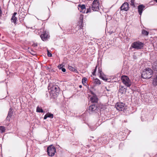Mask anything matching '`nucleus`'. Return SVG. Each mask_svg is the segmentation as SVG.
<instances>
[{
    "label": "nucleus",
    "instance_id": "obj_35",
    "mask_svg": "<svg viewBox=\"0 0 157 157\" xmlns=\"http://www.w3.org/2000/svg\"><path fill=\"white\" fill-rule=\"evenodd\" d=\"M105 89H106V90L107 91H110V90L107 89V88L106 87H105Z\"/></svg>",
    "mask_w": 157,
    "mask_h": 157
},
{
    "label": "nucleus",
    "instance_id": "obj_2",
    "mask_svg": "<svg viewBox=\"0 0 157 157\" xmlns=\"http://www.w3.org/2000/svg\"><path fill=\"white\" fill-rule=\"evenodd\" d=\"M121 79L123 83L128 87H130L132 83L131 81L128 77L126 75H123L121 77Z\"/></svg>",
    "mask_w": 157,
    "mask_h": 157
},
{
    "label": "nucleus",
    "instance_id": "obj_14",
    "mask_svg": "<svg viewBox=\"0 0 157 157\" xmlns=\"http://www.w3.org/2000/svg\"><path fill=\"white\" fill-rule=\"evenodd\" d=\"M48 35L45 32L40 35V37L43 41L46 40L48 38Z\"/></svg>",
    "mask_w": 157,
    "mask_h": 157
},
{
    "label": "nucleus",
    "instance_id": "obj_30",
    "mask_svg": "<svg viewBox=\"0 0 157 157\" xmlns=\"http://www.w3.org/2000/svg\"><path fill=\"white\" fill-rule=\"evenodd\" d=\"M63 66L62 64H60L58 66V67L59 69H61L63 67Z\"/></svg>",
    "mask_w": 157,
    "mask_h": 157
},
{
    "label": "nucleus",
    "instance_id": "obj_22",
    "mask_svg": "<svg viewBox=\"0 0 157 157\" xmlns=\"http://www.w3.org/2000/svg\"><path fill=\"white\" fill-rule=\"evenodd\" d=\"M0 130H1V132L2 133L5 132L6 129L5 127L3 126H0Z\"/></svg>",
    "mask_w": 157,
    "mask_h": 157
},
{
    "label": "nucleus",
    "instance_id": "obj_17",
    "mask_svg": "<svg viewBox=\"0 0 157 157\" xmlns=\"http://www.w3.org/2000/svg\"><path fill=\"white\" fill-rule=\"evenodd\" d=\"M53 114L50 113H47L44 116V119H46L47 117H50L51 118H53Z\"/></svg>",
    "mask_w": 157,
    "mask_h": 157
},
{
    "label": "nucleus",
    "instance_id": "obj_29",
    "mask_svg": "<svg viewBox=\"0 0 157 157\" xmlns=\"http://www.w3.org/2000/svg\"><path fill=\"white\" fill-rule=\"evenodd\" d=\"M48 52V56L49 57H51L52 56V53H50L48 50H47Z\"/></svg>",
    "mask_w": 157,
    "mask_h": 157
},
{
    "label": "nucleus",
    "instance_id": "obj_28",
    "mask_svg": "<svg viewBox=\"0 0 157 157\" xmlns=\"http://www.w3.org/2000/svg\"><path fill=\"white\" fill-rule=\"evenodd\" d=\"M97 68V66H96L95 67V68L94 69V70L93 72L92 73V74L93 75H95V74Z\"/></svg>",
    "mask_w": 157,
    "mask_h": 157
},
{
    "label": "nucleus",
    "instance_id": "obj_25",
    "mask_svg": "<svg viewBox=\"0 0 157 157\" xmlns=\"http://www.w3.org/2000/svg\"><path fill=\"white\" fill-rule=\"evenodd\" d=\"M104 74L102 71V70L101 69H99L98 70V75L99 76V77L102 76V75H104Z\"/></svg>",
    "mask_w": 157,
    "mask_h": 157
},
{
    "label": "nucleus",
    "instance_id": "obj_19",
    "mask_svg": "<svg viewBox=\"0 0 157 157\" xmlns=\"http://www.w3.org/2000/svg\"><path fill=\"white\" fill-rule=\"evenodd\" d=\"M100 78H101L102 80H103L104 81H105L106 82H110L109 81V79L106 78V77L105 75H102V76H101L100 77Z\"/></svg>",
    "mask_w": 157,
    "mask_h": 157
},
{
    "label": "nucleus",
    "instance_id": "obj_31",
    "mask_svg": "<svg viewBox=\"0 0 157 157\" xmlns=\"http://www.w3.org/2000/svg\"><path fill=\"white\" fill-rule=\"evenodd\" d=\"M61 69L62 71L63 72H65L66 71V69L65 68L62 67Z\"/></svg>",
    "mask_w": 157,
    "mask_h": 157
},
{
    "label": "nucleus",
    "instance_id": "obj_9",
    "mask_svg": "<svg viewBox=\"0 0 157 157\" xmlns=\"http://www.w3.org/2000/svg\"><path fill=\"white\" fill-rule=\"evenodd\" d=\"M78 9L80 12L82 13H85L86 10L85 6V5H78Z\"/></svg>",
    "mask_w": 157,
    "mask_h": 157
},
{
    "label": "nucleus",
    "instance_id": "obj_21",
    "mask_svg": "<svg viewBox=\"0 0 157 157\" xmlns=\"http://www.w3.org/2000/svg\"><path fill=\"white\" fill-rule=\"evenodd\" d=\"M68 67L69 70L71 71H77V70L75 69V68H74L73 67L71 66H70L69 65H68Z\"/></svg>",
    "mask_w": 157,
    "mask_h": 157
},
{
    "label": "nucleus",
    "instance_id": "obj_37",
    "mask_svg": "<svg viewBox=\"0 0 157 157\" xmlns=\"http://www.w3.org/2000/svg\"><path fill=\"white\" fill-rule=\"evenodd\" d=\"M31 54H32L33 55H35V54H32V53H31Z\"/></svg>",
    "mask_w": 157,
    "mask_h": 157
},
{
    "label": "nucleus",
    "instance_id": "obj_34",
    "mask_svg": "<svg viewBox=\"0 0 157 157\" xmlns=\"http://www.w3.org/2000/svg\"><path fill=\"white\" fill-rule=\"evenodd\" d=\"M90 9H88L86 11V13H87L89 12H90Z\"/></svg>",
    "mask_w": 157,
    "mask_h": 157
},
{
    "label": "nucleus",
    "instance_id": "obj_15",
    "mask_svg": "<svg viewBox=\"0 0 157 157\" xmlns=\"http://www.w3.org/2000/svg\"><path fill=\"white\" fill-rule=\"evenodd\" d=\"M17 14V13L14 12L13 14L11 19L12 22H14V23H15L16 22L17 20V18L15 17V16Z\"/></svg>",
    "mask_w": 157,
    "mask_h": 157
},
{
    "label": "nucleus",
    "instance_id": "obj_10",
    "mask_svg": "<svg viewBox=\"0 0 157 157\" xmlns=\"http://www.w3.org/2000/svg\"><path fill=\"white\" fill-rule=\"evenodd\" d=\"M52 90L56 93V95H58L60 92V88L56 85L53 86L52 87Z\"/></svg>",
    "mask_w": 157,
    "mask_h": 157
},
{
    "label": "nucleus",
    "instance_id": "obj_12",
    "mask_svg": "<svg viewBox=\"0 0 157 157\" xmlns=\"http://www.w3.org/2000/svg\"><path fill=\"white\" fill-rule=\"evenodd\" d=\"M90 101L93 103H97L98 101V98L97 95H94V96L91 97Z\"/></svg>",
    "mask_w": 157,
    "mask_h": 157
},
{
    "label": "nucleus",
    "instance_id": "obj_4",
    "mask_svg": "<svg viewBox=\"0 0 157 157\" xmlns=\"http://www.w3.org/2000/svg\"><path fill=\"white\" fill-rule=\"evenodd\" d=\"M48 155L51 157L53 156L56 152V148L52 145L49 146L47 148Z\"/></svg>",
    "mask_w": 157,
    "mask_h": 157
},
{
    "label": "nucleus",
    "instance_id": "obj_38",
    "mask_svg": "<svg viewBox=\"0 0 157 157\" xmlns=\"http://www.w3.org/2000/svg\"><path fill=\"white\" fill-rule=\"evenodd\" d=\"M155 1L157 2V0H155Z\"/></svg>",
    "mask_w": 157,
    "mask_h": 157
},
{
    "label": "nucleus",
    "instance_id": "obj_20",
    "mask_svg": "<svg viewBox=\"0 0 157 157\" xmlns=\"http://www.w3.org/2000/svg\"><path fill=\"white\" fill-rule=\"evenodd\" d=\"M141 33L144 36H148L149 34V32L144 29L142 30Z\"/></svg>",
    "mask_w": 157,
    "mask_h": 157
},
{
    "label": "nucleus",
    "instance_id": "obj_24",
    "mask_svg": "<svg viewBox=\"0 0 157 157\" xmlns=\"http://www.w3.org/2000/svg\"><path fill=\"white\" fill-rule=\"evenodd\" d=\"M94 82L95 84L98 85H100L101 84L100 81L97 78H96L95 79Z\"/></svg>",
    "mask_w": 157,
    "mask_h": 157
},
{
    "label": "nucleus",
    "instance_id": "obj_27",
    "mask_svg": "<svg viewBox=\"0 0 157 157\" xmlns=\"http://www.w3.org/2000/svg\"><path fill=\"white\" fill-rule=\"evenodd\" d=\"M134 0H131L130 1V4L131 6H135V5H134Z\"/></svg>",
    "mask_w": 157,
    "mask_h": 157
},
{
    "label": "nucleus",
    "instance_id": "obj_1",
    "mask_svg": "<svg viewBox=\"0 0 157 157\" xmlns=\"http://www.w3.org/2000/svg\"><path fill=\"white\" fill-rule=\"evenodd\" d=\"M153 74V71L149 68H147L144 69L141 74V77L144 79H149L152 76Z\"/></svg>",
    "mask_w": 157,
    "mask_h": 157
},
{
    "label": "nucleus",
    "instance_id": "obj_26",
    "mask_svg": "<svg viewBox=\"0 0 157 157\" xmlns=\"http://www.w3.org/2000/svg\"><path fill=\"white\" fill-rule=\"evenodd\" d=\"M87 80V78H83L82 80V82L84 85H85L86 82Z\"/></svg>",
    "mask_w": 157,
    "mask_h": 157
},
{
    "label": "nucleus",
    "instance_id": "obj_36",
    "mask_svg": "<svg viewBox=\"0 0 157 157\" xmlns=\"http://www.w3.org/2000/svg\"><path fill=\"white\" fill-rule=\"evenodd\" d=\"M79 87L80 88H81L82 87V86L81 85H79Z\"/></svg>",
    "mask_w": 157,
    "mask_h": 157
},
{
    "label": "nucleus",
    "instance_id": "obj_11",
    "mask_svg": "<svg viewBox=\"0 0 157 157\" xmlns=\"http://www.w3.org/2000/svg\"><path fill=\"white\" fill-rule=\"evenodd\" d=\"M13 114V109L11 108H10L9 109V111L8 112V114L7 116L6 117V120L9 121L10 120V118L12 116V115Z\"/></svg>",
    "mask_w": 157,
    "mask_h": 157
},
{
    "label": "nucleus",
    "instance_id": "obj_5",
    "mask_svg": "<svg viewBox=\"0 0 157 157\" xmlns=\"http://www.w3.org/2000/svg\"><path fill=\"white\" fill-rule=\"evenodd\" d=\"M99 109L97 104H92L89 107L88 112L90 114L97 113Z\"/></svg>",
    "mask_w": 157,
    "mask_h": 157
},
{
    "label": "nucleus",
    "instance_id": "obj_6",
    "mask_svg": "<svg viewBox=\"0 0 157 157\" xmlns=\"http://www.w3.org/2000/svg\"><path fill=\"white\" fill-rule=\"evenodd\" d=\"M99 3L97 0H94L92 4L91 9L94 11H98L99 10Z\"/></svg>",
    "mask_w": 157,
    "mask_h": 157
},
{
    "label": "nucleus",
    "instance_id": "obj_16",
    "mask_svg": "<svg viewBox=\"0 0 157 157\" xmlns=\"http://www.w3.org/2000/svg\"><path fill=\"white\" fill-rule=\"evenodd\" d=\"M152 68L154 71H157V60L153 62L152 65Z\"/></svg>",
    "mask_w": 157,
    "mask_h": 157
},
{
    "label": "nucleus",
    "instance_id": "obj_7",
    "mask_svg": "<svg viewBox=\"0 0 157 157\" xmlns=\"http://www.w3.org/2000/svg\"><path fill=\"white\" fill-rule=\"evenodd\" d=\"M115 107L119 111H123L126 108L125 104L122 102L117 103L115 105Z\"/></svg>",
    "mask_w": 157,
    "mask_h": 157
},
{
    "label": "nucleus",
    "instance_id": "obj_3",
    "mask_svg": "<svg viewBox=\"0 0 157 157\" xmlns=\"http://www.w3.org/2000/svg\"><path fill=\"white\" fill-rule=\"evenodd\" d=\"M144 45L143 43L138 41L134 42L132 44L131 46L134 48L139 50L142 49Z\"/></svg>",
    "mask_w": 157,
    "mask_h": 157
},
{
    "label": "nucleus",
    "instance_id": "obj_13",
    "mask_svg": "<svg viewBox=\"0 0 157 157\" xmlns=\"http://www.w3.org/2000/svg\"><path fill=\"white\" fill-rule=\"evenodd\" d=\"M145 6L143 5H139L138 7V11L140 15H141Z\"/></svg>",
    "mask_w": 157,
    "mask_h": 157
},
{
    "label": "nucleus",
    "instance_id": "obj_32",
    "mask_svg": "<svg viewBox=\"0 0 157 157\" xmlns=\"http://www.w3.org/2000/svg\"><path fill=\"white\" fill-rule=\"evenodd\" d=\"M2 12L1 10V7H0V17H1L2 16Z\"/></svg>",
    "mask_w": 157,
    "mask_h": 157
},
{
    "label": "nucleus",
    "instance_id": "obj_18",
    "mask_svg": "<svg viewBox=\"0 0 157 157\" xmlns=\"http://www.w3.org/2000/svg\"><path fill=\"white\" fill-rule=\"evenodd\" d=\"M152 84L154 86H157V76H155L154 77Z\"/></svg>",
    "mask_w": 157,
    "mask_h": 157
},
{
    "label": "nucleus",
    "instance_id": "obj_33",
    "mask_svg": "<svg viewBox=\"0 0 157 157\" xmlns=\"http://www.w3.org/2000/svg\"><path fill=\"white\" fill-rule=\"evenodd\" d=\"M91 94L93 95L92 96H94V95H96L93 92H91Z\"/></svg>",
    "mask_w": 157,
    "mask_h": 157
},
{
    "label": "nucleus",
    "instance_id": "obj_23",
    "mask_svg": "<svg viewBox=\"0 0 157 157\" xmlns=\"http://www.w3.org/2000/svg\"><path fill=\"white\" fill-rule=\"evenodd\" d=\"M36 112L39 113H43L44 111L41 108L37 107L36 108Z\"/></svg>",
    "mask_w": 157,
    "mask_h": 157
},
{
    "label": "nucleus",
    "instance_id": "obj_8",
    "mask_svg": "<svg viewBox=\"0 0 157 157\" xmlns=\"http://www.w3.org/2000/svg\"><path fill=\"white\" fill-rule=\"evenodd\" d=\"M120 8L121 10L127 11L129 9V5L128 2H125L123 4Z\"/></svg>",
    "mask_w": 157,
    "mask_h": 157
}]
</instances>
